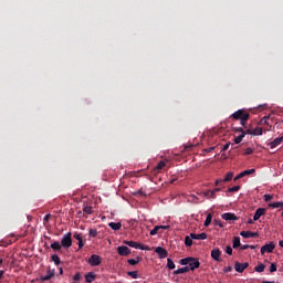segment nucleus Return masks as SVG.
Wrapping results in <instances>:
<instances>
[{"mask_svg":"<svg viewBox=\"0 0 283 283\" xmlns=\"http://www.w3.org/2000/svg\"><path fill=\"white\" fill-rule=\"evenodd\" d=\"M3 270H0V280L3 277Z\"/></svg>","mask_w":283,"mask_h":283,"instance_id":"obj_60","label":"nucleus"},{"mask_svg":"<svg viewBox=\"0 0 283 283\" xmlns=\"http://www.w3.org/2000/svg\"><path fill=\"white\" fill-rule=\"evenodd\" d=\"M234 132H237L239 134H247V132H244V128H242V127L234 128Z\"/></svg>","mask_w":283,"mask_h":283,"instance_id":"obj_46","label":"nucleus"},{"mask_svg":"<svg viewBox=\"0 0 283 283\" xmlns=\"http://www.w3.org/2000/svg\"><path fill=\"white\" fill-rule=\"evenodd\" d=\"M247 136V133L240 134L234 138L235 145H240L242 143V139Z\"/></svg>","mask_w":283,"mask_h":283,"instance_id":"obj_25","label":"nucleus"},{"mask_svg":"<svg viewBox=\"0 0 283 283\" xmlns=\"http://www.w3.org/2000/svg\"><path fill=\"white\" fill-rule=\"evenodd\" d=\"M192 240H207V233L202 232L200 234L190 233Z\"/></svg>","mask_w":283,"mask_h":283,"instance_id":"obj_14","label":"nucleus"},{"mask_svg":"<svg viewBox=\"0 0 283 283\" xmlns=\"http://www.w3.org/2000/svg\"><path fill=\"white\" fill-rule=\"evenodd\" d=\"M251 154H253V148L249 147L244 149V155L245 156H251Z\"/></svg>","mask_w":283,"mask_h":283,"instance_id":"obj_43","label":"nucleus"},{"mask_svg":"<svg viewBox=\"0 0 283 283\" xmlns=\"http://www.w3.org/2000/svg\"><path fill=\"white\" fill-rule=\"evenodd\" d=\"M231 147V143H228L223 146L222 151H227Z\"/></svg>","mask_w":283,"mask_h":283,"instance_id":"obj_48","label":"nucleus"},{"mask_svg":"<svg viewBox=\"0 0 283 283\" xmlns=\"http://www.w3.org/2000/svg\"><path fill=\"white\" fill-rule=\"evenodd\" d=\"M264 269H266V265H264V263H260L254 268V271H256V273H264Z\"/></svg>","mask_w":283,"mask_h":283,"instance_id":"obj_21","label":"nucleus"},{"mask_svg":"<svg viewBox=\"0 0 283 283\" xmlns=\"http://www.w3.org/2000/svg\"><path fill=\"white\" fill-rule=\"evenodd\" d=\"M251 245L249 244H244V245H241V251H247V249H250Z\"/></svg>","mask_w":283,"mask_h":283,"instance_id":"obj_51","label":"nucleus"},{"mask_svg":"<svg viewBox=\"0 0 283 283\" xmlns=\"http://www.w3.org/2000/svg\"><path fill=\"white\" fill-rule=\"evenodd\" d=\"M247 134H249L250 136H253V129H248Z\"/></svg>","mask_w":283,"mask_h":283,"instance_id":"obj_57","label":"nucleus"},{"mask_svg":"<svg viewBox=\"0 0 283 283\" xmlns=\"http://www.w3.org/2000/svg\"><path fill=\"white\" fill-rule=\"evenodd\" d=\"M166 165H167V164L161 160V161L158 163V165H157V167H156L155 169H158V170L165 169Z\"/></svg>","mask_w":283,"mask_h":283,"instance_id":"obj_39","label":"nucleus"},{"mask_svg":"<svg viewBox=\"0 0 283 283\" xmlns=\"http://www.w3.org/2000/svg\"><path fill=\"white\" fill-rule=\"evenodd\" d=\"M275 271H277V264L271 263V265H270V273H275Z\"/></svg>","mask_w":283,"mask_h":283,"instance_id":"obj_41","label":"nucleus"},{"mask_svg":"<svg viewBox=\"0 0 283 283\" xmlns=\"http://www.w3.org/2000/svg\"><path fill=\"white\" fill-rule=\"evenodd\" d=\"M265 213H266V209H264V208H258L256 211H255V213H254V217H253L254 222H258V220H259L260 218H262V216H264Z\"/></svg>","mask_w":283,"mask_h":283,"instance_id":"obj_11","label":"nucleus"},{"mask_svg":"<svg viewBox=\"0 0 283 283\" xmlns=\"http://www.w3.org/2000/svg\"><path fill=\"white\" fill-rule=\"evenodd\" d=\"M237 177H239V179H240V178H244V174H243V172H240Z\"/></svg>","mask_w":283,"mask_h":283,"instance_id":"obj_58","label":"nucleus"},{"mask_svg":"<svg viewBox=\"0 0 283 283\" xmlns=\"http://www.w3.org/2000/svg\"><path fill=\"white\" fill-rule=\"evenodd\" d=\"M245 269H249V262H244V263L235 262L234 271H237V273H244Z\"/></svg>","mask_w":283,"mask_h":283,"instance_id":"obj_5","label":"nucleus"},{"mask_svg":"<svg viewBox=\"0 0 283 283\" xmlns=\"http://www.w3.org/2000/svg\"><path fill=\"white\" fill-rule=\"evenodd\" d=\"M212 191H214V196H216V193H218V191H220V188H216Z\"/></svg>","mask_w":283,"mask_h":283,"instance_id":"obj_59","label":"nucleus"},{"mask_svg":"<svg viewBox=\"0 0 283 283\" xmlns=\"http://www.w3.org/2000/svg\"><path fill=\"white\" fill-rule=\"evenodd\" d=\"M61 245L63 249H70V247H72V232L64 234L61 240Z\"/></svg>","mask_w":283,"mask_h":283,"instance_id":"obj_3","label":"nucleus"},{"mask_svg":"<svg viewBox=\"0 0 283 283\" xmlns=\"http://www.w3.org/2000/svg\"><path fill=\"white\" fill-rule=\"evenodd\" d=\"M220 255H222V251H220V249L217 248L211 251V258L216 262H222V259L220 258Z\"/></svg>","mask_w":283,"mask_h":283,"instance_id":"obj_8","label":"nucleus"},{"mask_svg":"<svg viewBox=\"0 0 283 283\" xmlns=\"http://www.w3.org/2000/svg\"><path fill=\"white\" fill-rule=\"evenodd\" d=\"M203 196H206V198H211L212 200L216 199V191L213 190H207Z\"/></svg>","mask_w":283,"mask_h":283,"instance_id":"obj_23","label":"nucleus"},{"mask_svg":"<svg viewBox=\"0 0 283 283\" xmlns=\"http://www.w3.org/2000/svg\"><path fill=\"white\" fill-rule=\"evenodd\" d=\"M160 229H164V230H167V229H170V226H159Z\"/></svg>","mask_w":283,"mask_h":283,"instance_id":"obj_56","label":"nucleus"},{"mask_svg":"<svg viewBox=\"0 0 283 283\" xmlns=\"http://www.w3.org/2000/svg\"><path fill=\"white\" fill-rule=\"evenodd\" d=\"M269 207L271 209H280V207L283 208V201H276V202L269 203Z\"/></svg>","mask_w":283,"mask_h":283,"instance_id":"obj_18","label":"nucleus"},{"mask_svg":"<svg viewBox=\"0 0 283 283\" xmlns=\"http://www.w3.org/2000/svg\"><path fill=\"white\" fill-rule=\"evenodd\" d=\"M78 243V249H81L82 247H85V242H83V239L77 241Z\"/></svg>","mask_w":283,"mask_h":283,"instance_id":"obj_50","label":"nucleus"},{"mask_svg":"<svg viewBox=\"0 0 283 283\" xmlns=\"http://www.w3.org/2000/svg\"><path fill=\"white\" fill-rule=\"evenodd\" d=\"M51 259H52V262H54V264H56V266H59L61 264V259L56 254H53L51 256Z\"/></svg>","mask_w":283,"mask_h":283,"instance_id":"obj_29","label":"nucleus"},{"mask_svg":"<svg viewBox=\"0 0 283 283\" xmlns=\"http://www.w3.org/2000/svg\"><path fill=\"white\" fill-rule=\"evenodd\" d=\"M258 245H250V249H256Z\"/></svg>","mask_w":283,"mask_h":283,"instance_id":"obj_61","label":"nucleus"},{"mask_svg":"<svg viewBox=\"0 0 283 283\" xmlns=\"http://www.w3.org/2000/svg\"><path fill=\"white\" fill-rule=\"evenodd\" d=\"M85 280L87 283H92L94 282V280H96V275L92 272H90L88 274L85 275Z\"/></svg>","mask_w":283,"mask_h":283,"instance_id":"obj_19","label":"nucleus"},{"mask_svg":"<svg viewBox=\"0 0 283 283\" xmlns=\"http://www.w3.org/2000/svg\"><path fill=\"white\" fill-rule=\"evenodd\" d=\"M220 182H224V180L223 179H217L216 182H214L216 187H218L220 185Z\"/></svg>","mask_w":283,"mask_h":283,"instance_id":"obj_53","label":"nucleus"},{"mask_svg":"<svg viewBox=\"0 0 283 283\" xmlns=\"http://www.w3.org/2000/svg\"><path fill=\"white\" fill-rule=\"evenodd\" d=\"M213 220V216L211 213H209L205 220V227H209V224H211V221Z\"/></svg>","mask_w":283,"mask_h":283,"instance_id":"obj_28","label":"nucleus"},{"mask_svg":"<svg viewBox=\"0 0 283 283\" xmlns=\"http://www.w3.org/2000/svg\"><path fill=\"white\" fill-rule=\"evenodd\" d=\"M52 218V214L51 213H48V214H45L44 216V224H45V222H50V219Z\"/></svg>","mask_w":283,"mask_h":283,"instance_id":"obj_45","label":"nucleus"},{"mask_svg":"<svg viewBox=\"0 0 283 283\" xmlns=\"http://www.w3.org/2000/svg\"><path fill=\"white\" fill-rule=\"evenodd\" d=\"M240 235L242 238L249 239V238H260V233L258 232H251V231H241Z\"/></svg>","mask_w":283,"mask_h":283,"instance_id":"obj_10","label":"nucleus"},{"mask_svg":"<svg viewBox=\"0 0 283 283\" xmlns=\"http://www.w3.org/2000/svg\"><path fill=\"white\" fill-rule=\"evenodd\" d=\"M54 274H55L54 270H48L46 274L41 276V281L48 282V280H52V277H54Z\"/></svg>","mask_w":283,"mask_h":283,"instance_id":"obj_13","label":"nucleus"},{"mask_svg":"<svg viewBox=\"0 0 283 283\" xmlns=\"http://www.w3.org/2000/svg\"><path fill=\"white\" fill-rule=\"evenodd\" d=\"M223 271H224V273H231L232 268H231V266H228V268H226Z\"/></svg>","mask_w":283,"mask_h":283,"instance_id":"obj_54","label":"nucleus"},{"mask_svg":"<svg viewBox=\"0 0 283 283\" xmlns=\"http://www.w3.org/2000/svg\"><path fill=\"white\" fill-rule=\"evenodd\" d=\"M155 253H157L159 255L160 260H165V258H167V255H169V252H167L165 250V248H163V247H157L155 249Z\"/></svg>","mask_w":283,"mask_h":283,"instance_id":"obj_9","label":"nucleus"},{"mask_svg":"<svg viewBox=\"0 0 283 283\" xmlns=\"http://www.w3.org/2000/svg\"><path fill=\"white\" fill-rule=\"evenodd\" d=\"M83 211L87 216H92V213H94V209L92 208V206H84Z\"/></svg>","mask_w":283,"mask_h":283,"instance_id":"obj_24","label":"nucleus"},{"mask_svg":"<svg viewBox=\"0 0 283 283\" xmlns=\"http://www.w3.org/2000/svg\"><path fill=\"white\" fill-rule=\"evenodd\" d=\"M221 218L223 220H226L227 222H229L231 220H238V217L235 216V213H231V212H226V213L221 214Z\"/></svg>","mask_w":283,"mask_h":283,"instance_id":"obj_12","label":"nucleus"},{"mask_svg":"<svg viewBox=\"0 0 283 283\" xmlns=\"http://www.w3.org/2000/svg\"><path fill=\"white\" fill-rule=\"evenodd\" d=\"M160 230V226H156L151 231L150 235H157L158 231Z\"/></svg>","mask_w":283,"mask_h":283,"instance_id":"obj_40","label":"nucleus"},{"mask_svg":"<svg viewBox=\"0 0 283 283\" xmlns=\"http://www.w3.org/2000/svg\"><path fill=\"white\" fill-rule=\"evenodd\" d=\"M167 268H168L170 271H174V269H176V263H174V260L167 259Z\"/></svg>","mask_w":283,"mask_h":283,"instance_id":"obj_26","label":"nucleus"},{"mask_svg":"<svg viewBox=\"0 0 283 283\" xmlns=\"http://www.w3.org/2000/svg\"><path fill=\"white\" fill-rule=\"evenodd\" d=\"M73 202H78V199L77 198H73Z\"/></svg>","mask_w":283,"mask_h":283,"instance_id":"obj_63","label":"nucleus"},{"mask_svg":"<svg viewBox=\"0 0 283 283\" xmlns=\"http://www.w3.org/2000/svg\"><path fill=\"white\" fill-rule=\"evenodd\" d=\"M263 130L262 127H256L253 129V136H262Z\"/></svg>","mask_w":283,"mask_h":283,"instance_id":"obj_33","label":"nucleus"},{"mask_svg":"<svg viewBox=\"0 0 283 283\" xmlns=\"http://www.w3.org/2000/svg\"><path fill=\"white\" fill-rule=\"evenodd\" d=\"M189 271H190L189 266H184V268H180V269L176 270L174 272V274L175 275H180L182 273H189Z\"/></svg>","mask_w":283,"mask_h":283,"instance_id":"obj_17","label":"nucleus"},{"mask_svg":"<svg viewBox=\"0 0 283 283\" xmlns=\"http://www.w3.org/2000/svg\"><path fill=\"white\" fill-rule=\"evenodd\" d=\"M268 145L271 147V149H275V147L282 145V138L281 137H276L274 140H272Z\"/></svg>","mask_w":283,"mask_h":283,"instance_id":"obj_15","label":"nucleus"},{"mask_svg":"<svg viewBox=\"0 0 283 283\" xmlns=\"http://www.w3.org/2000/svg\"><path fill=\"white\" fill-rule=\"evenodd\" d=\"M234 180H240V177L237 176V177L234 178Z\"/></svg>","mask_w":283,"mask_h":283,"instance_id":"obj_64","label":"nucleus"},{"mask_svg":"<svg viewBox=\"0 0 283 283\" xmlns=\"http://www.w3.org/2000/svg\"><path fill=\"white\" fill-rule=\"evenodd\" d=\"M240 189V186H233L228 189V193H235Z\"/></svg>","mask_w":283,"mask_h":283,"instance_id":"obj_37","label":"nucleus"},{"mask_svg":"<svg viewBox=\"0 0 283 283\" xmlns=\"http://www.w3.org/2000/svg\"><path fill=\"white\" fill-rule=\"evenodd\" d=\"M230 118H233L234 120H240V125L242 127L247 126L248 120L251 118V114L249 112H245L244 109H239L234 112Z\"/></svg>","mask_w":283,"mask_h":283,"instance_id":"obj_1","label":"nucleus"},{"mask_svg":"<svg viewBox=\"0 0 283 283\" xmlns=\"http://www.w3.org/2000/svg\"><path fill=\"white\" fill-rule=\"evenodd\" d=\"M127 275H129V277H133V280H138V271L127 272Z\"/></svg>","mask_w":283,"mask_h":283,"instance_id":"obj_35","label":"nucleus"},{"mask_svg":"<svg viewBox=\"0 0 283 283\" xmlns=\"http://www.w3.org/2000/svg\"><path fill=\"white\" fill-rule=\"evenodd\" d=\"M61 243L59 241H54L53 243H51V249H53V251H61Z\"/></svg>","mask_w":283,"mask_h":283,"instance_id":"obj_22","label":"nucleus"},{"mask_svg":"<svg viewBox=\"0 0 283 283\" xmlns=\"http://www.w3.org/2000/svg\"><path fill=\"white\" fill-rule=\"evenodd\" d=\"M192 244H193V239L191 237L187 235L185 238V245L186 247H191Z\"/></svg>","mask_w":283,"mask_h":283,"instance_id":"obj_27","label":"nucleus"},{"mask_svg":"<svg viewBox=\"0 0 283 283\" xmlns=\"http://www.w3.org/2000/svg\"><path fill=\"white\" fill-rule=\"evenodd\" d=\"M139 262H140V258L128 260V264H130V266H136V264H138Z\"/></svg>","mask_w":283,"mask_h":283,"instance_id":"obj_30","label":"nucleus"},{"mask_svg":"<svg viewBox=\"0 0 283 283\" xmlns=\"http://www.w3.org/2000/svg\"><path fill=\"white\" fill-rule=\"evenodd\" d=\"M226 253L228 255H233V248H231V245L226 247Z\"/></svg>","mask_w":283,"mask_h":283,"instance_id":"obj_42","label":"nucleus"},{"mask_svg":"<svg viewBox=\"0 0 283 283\" xmlns=\"http://www.w3.org/2000/svg\"><path fill=\"white\" fill-rule=\"evenodd\" d=\"M230 180H233V172H228L223 179V182H230Z\"/></svg>","mask_w":283,"mask_h":283,"instance_id":"obj_32","label":"nucleus"},{"mask_svg":"<svg viewBox=\"0 0 283 283\" xmlns=\"http://www.w3.org/2000/svg\"><path fill=\"white\" fill-rule=\"evenodd\" d=\"M241 245L240 237H234L233 239V249H238Z\"/></svg>","mask_w":283,"mask_h":283,"instance_id":"obj_31","label":"nucleus"},{"mask_svg":"<svg viewBox=\"0 0 283 283\" xmlns=\"http://www.w3.org/2000/svg\"><path fill=\"white\" fill-rule=\"evenodd\" d=\"M124 244H126L127 247H130L132 249H138V242L136 241H124Z\"/></svg>","mask_w":283,"mask_h":283,"instance_id":"obj_20","label":"nucleus"},{"mask_svg":"<svg viewBox=\"0 0 283 283\" xmlns=\"http://www.w3.org/2000/svg\"><path fill=\"white\" fill-rule=\"evenodd\" d=\"M88 264H91V266L101 265V258L97 254L91 255V258L88 259Z\"/></svg>","mask_w":283,"mask_h":283,"instance_id":"obj_7","label":"nucleus"},{"mask_svg":"<svg viewBox=\"0 0 283 283\" xmlns=\"http://www.w3.org/2000/svg\"><path fill=\"white\" fill-rule=\"evenodd\" d=\"M137 249H140V251H151L149 245H145L143 243H139Z\"/></svg>","mask_w":283,"mask_h":283,"instance_id":"obj_34","label":"nucleus"},{"mask_svg":"<svg viewBox=\"0 0 283 283\" xmlns=\"http://www.w3.org/2000/svg\"><path fill=\"white\" fill-rule=\"evenodd\" d=\"M214 224H217V227H224V226H222V222L220 221V220H214Z\"/></svg>","mask_w":283,"mask_h":283,"instance_id":"obj_52","label":"nucleus"},{"mask_svg":"<svg viewBox=\"0 0 283 283\" xmlns=\"http://www.w3.org/2000/svg\"><path fill=\"white\" fill-rule=\"evenodd\" d=\"M264 200L265 202H271V200H273L272 195H264Z\"/></svg>","mask_w":283,"mask_h":283,"instance_id":"obj_44","label":"nucleus"},{"mask_svg":"<svg viewBox=\"0 0 283 283\" xmlns=\"http://www.w3.org/2000/svg\"><path fill=\"white\" fill-rule=\"evenodd\" d=\"M205 151H207V154L213 151V147H209V148H206Z\"/></svg>","mask_w":283,"mask_h":283,"instance_id":"obj_55","label":"nucleus"},{"mask_svg":"<svg viewBox=\"0 0 283 283\" xmlns=\"http://www.w3.org/2000/svg\"><path fill=\"white\" fill-rule=\"evenodd\" d=\"M88 235H91V238H96V235H98V231L96 229H90Z\"/></svg>","mask_w":283,"mask_h":283,"instance_id":"obj_36","label":"nucleus"},{"mask_svg":"<svg viewBox=\"0 0 283 283\" xmlns=\"http://www.w3.org/2000/svg\"><path fill=\"white\" fill-rule=\"evenodd\" d=\"M108 227L113 229V231H120L123 223L120 222H109Z\"/></svg>","mask_w":283,"mask_h":283,"instance_id":"obj_16","label":"nucleus"},{"mask_svg":"<svg viewBox=\"0 0 283 283\" xmlns=\"http://www.w3.org/2000/svg\"><path fill=\"white\" fill-rule=\"evenodd\" d=\"M242 174H243V177L244 176H251V174H255V169H248V170H244V171H242Z\"/></svg>","mask_w":283,"mask_h":283,"instance_id":"obj_38","label":"nucleus"},{"mask_svg":"<svg viewBox=\"0 0 283 283\" xmlns=\"http://www.w3.org/2000/svg\"><path fill=\"white\" fill-rule=\"evenodd\" d=\"M179 264H181V266H187V264H188L190 271H196V269H200V261L193 256H188V258L181 259L179 261Z\"/></svg>","mask_w":283,"mask_h":283,"instance_id":"obj_2","label":"nucleus"},{"mask_svg":"<svg viewBox=\"0 0 283 283\" xmlns=\"http://www.w3.org/2000/svg\"><path fill=\"white\" fill-rule=\"evenodd\" d=\"M75 240L81 241L83 240V237L80 233L74 234Z\"/></svg>","mask_w":283,"mask_h":283,"instance_id":"obj_47","label":"nucleus"},{"mask_svg":"<svg viewBox=\"0 0 283 283\" xmlns=\"http://www.w3.org/2000/svg\"><path fill=\"white\" fill-rule=\"evenodd\" d=\"M248 224H253V220L250 219V220L248 221Z\"/></svg>","mask_w":283,"mask_h":283,"instance_id":"obj_62","label":"nucleus"},{"mask_svg":"<svg viewBox=\"0 0 283 283\" xmlns=\"http://www.w3.org/2000/svg\"><path fill=\"white\" fill-rule=\"evenodd\" d=\"M73 280H75V281L81 280V273L77 272V273L73 276Z\"/></svg>","mask_w":283,"mask_h":283,"instance_id":"obj_49","label":"nucleus"},{"mask_svg":"<svg viewBox=\"0 0 283 283\" xmlns=\"http://www.w3.org/2000/svg\"><path fill=\"white\" fill-rule=\"evenodd\" d=\"M118 255H122L124 258H127L129 253H132V250L125 245H120L117 248Z\"/></svg>","mask_w":283,"mask_h":283,"instance_id":"obj_6","label":"nucleus"},{"mask_svg":"<svg viewBox=\"0 0 283 283\" xmlns=\"http://www.w3.org/2000/svg\"><path fill=\"white\" fill-rule=\"evenodd\" d=\"M274 250H275V243L273 242L266 243L261 248V255H264V253H273Z\"/></svg>","mask_w":283,"mask_h":283,"instance_id":"obj_4","label":"nucleus"}]
</instances>
